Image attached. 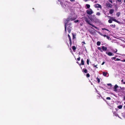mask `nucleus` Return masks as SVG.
I'll return each instance as SVG.
<instances>
[{"label": "nucleus", "mask_w": 125, "mask_h": 125, "mask_svg": "<svg viewBox=\"0 0 125 125\" xmlns=\"http://www.w3.org/2000/svg\"><path fill=\"white\" fill-rule=\"evenodd\" d=\"M106 53L109 56H111L113 55V53L110 52H109L108 53L106 52Z\"/></svg>", "instance_id": "0eeeda50"}, {"label": "nucleus", "mask_w": 125, "mask_h": 125, "mask_svg": "<svg viewBox=\"0 0 125 125\" xmlns=\"http://www.w3.org/2000/svg\"><path fill=\"white\" fill-rule=\"evenodd\" d=\"M85 2L86 1V0H84Z\"/></svg>", "instance_id": "5fc2aeb1"}, {"label": "nucleus", "mask_w": 125, "mask_h": 125, "mask_svg": "<svg viewBox=\"0 0 125 125\" xmlns=\"http://www.w3.org/2000/svg\"><path fill=\"white\" fill-rule=\"evenodd\" d=\"M124 2L125 3V0H124Z\"/></svg>", "instance_id": "6e6d98bb"}, {"label": "nucleus", "mask_w": 125, "mask_h": 125, "mask_svg": "<svg viewBox=\"0 0 125 125\" xmlns=\"http://www.w3.org/2000/svg\"><path fill=\"white\" fill-rule=\"evenodd\" d=\"M105 30H106L107 31H108V29H104Z\"/></svg>", "instance_id": "de8ad7c7"}, {"label": "nucleus", "mask_w": 125, "mask_h": 125, "mask_svg": "<svg viewBox=\"0 0 125 125\" xmlns=\"http://www.w3.org/2000/svg\"><path fill=\"white\" fill-rule=\"evenodd\" d=\"M86 76L87 77H89L90 76V75L89 73H87L86 74Z\"/></svg>", "instance_id": "5701e85b"}, {"label": "nucleus", "mask_w": 125, "mask_h": 125, "mask_svg": "<svg viewBox=\"0 0 125 125\" xmlns=\"http://www.w3.org/2000/svg\"><path fill=\"white\" fill-rule=\"evenodd\" d=\"M77 63H78L79 64V62H77Z\"/></svg>", "instance_id": "09e8293b"}, {"label": "nucleus", "mask_w": 125, "mask_h": 125, "mask_svg": "<svg viewBox=\"0 0 125 125\" xmlns=\"http://www.w3.org/2000/svg\"><path fill=\"white\" fill-rule=\"evenodd\" d=\"M86 21V22H87L88 23V22L87 21V20Z\"/></svg>", "instance_id": "4d7b16f0"}, {"label": "nucleus", "mask_w": 125, "mask_h": 125, "mask_svg": "<svg viewBox=\"0 0 125 125\" xmlns=\"http://www.w3.org/2000/svg\"><path fill=\"white\" fill-rule=\"evenodd\" d=\"M97 81L99 83L100 81V80L98 78H97Z\"/></svg>", "instance_id": "bb28decb"}, {"label": "nucleus", "mask_w": 125, "mask_h": 125, "mask_svg": "<svg viewBox=\"0 0 125 125\" xmlns=\"http://www.w3.org/2000/svg\"><path fill=\"white\" fill-rule=\"evenodd\" d=\"M76 19V18L72 16H69L66 19H65L64 20V22L65 23V32L66 31L67 26H68V25H67V24L70 22V21H72Z\"/></svg>", "instance_id": "f257e3e1"}, {"label": "nucleus", "mask_w": 125, "mask_h": 125, "mask_svg": "<svg viewBox=\"0 0 125 125\" xmlns=\"http://www.w3.org/2000/svg\"><path fill=\"white\" fill-rule=\"evenodd\" d=\"M60 4H61V5H62V4H63V3H62V2H60Z\"/></svg>", "instance_id": "58836bf2"}, {"label": "nucleus", "mask_w": 125, "mask_h": 125, "mask_svg": "<svg viewBox=\"0 0 125 125\" xmlns=\"http://www.w3.org/2000/svg\"><path fill=\"white\" fill-rule=\"evenodd\" d=\"M102 36H104V37H106L107 36L105 34V35H102Z\"/></svg>", "instance_id": "c9c22d12"}, {"label": "nucleus", "mask_w": 125, "mask_h": 125, "mask_svg": "<svg viewBox=\"0 0 125 125\" xmlns=\"http://www.w3.org/2000/svg\"><path fill=\"white\" fill-rule=\"evenodd\" d=\"M72 49L73 51L75 52V50L76 49V48L75 46H73L72 47Z\"/></svg>", "instance_id": "1a4fd4ad"}, {"label": "nucleus", "mask_w": 125, "mask_h": 125, "mask_svg": "<svg viewBox=\"0 0 125 125\" xmlns=\"http://www.w3.org/2000/svg\"><path fill=\"white\" fill-rule=\"evenodd\" d=\"M101 44V42H100L98 41L97 42V45H100Z\"/></svg>", "instance_id": "4468645a"}, {"label": "nucleus", "mask_w": 125, "mask_h": 125, "mask_svg": "<svg viewBox=\"0 0 125 125\" xmlns=\"http://www.w3.org/2000/svg\"><path fill=\"white\" fill-rule=\"evenodd\" d=\"M77 60L78 61H80V57H79L78 58H77Z\"/></svg>", "instance_id": "c85d7f7f"}, {"label": "nucleus", "mask_w": 125, "mask_h": 125, "mask_svg": "<svg viewBox=\"0 0 125 125\" xmlns=\"http://www.w3.org/2000/svg\"><path fill=\"white\" fill-rule=\"evenodd\" d=\"M82 71L84 73H86V69L85 68H83Z\"/></svg>", "instance_id": "f8f14e48"}, {"label": "nucleus", "mask_w": 125, "mask_h": 125, "mask_svg": "<svg viewBox=\"0 0 125 125\" xmlns=\"http://www.w3.org/2000/svg\"><path fill=\"white\" fill-rule=\"evenodd\" d=\"M89 60L88 59H87V63L88 65H89Z\"/></svg>", "instance_id": "a878e982"}, {"label": "nucleus", "mask_w": 125, "mask_h": 125, "mask_svg": "<svg viewBox=\"0 0 125 125\" xmlns=\"http://www.w3.org/2000/svg\"><path fill=\"white\" fill-rule=\"evenodd\" d=\"M102 49L104 51H105L106 50H107V48L106 47H105L104 46H102Z\"/></svg>", "instance_id": "9d476101"}, {"label": "nucleus", "mask_w": 125, "mask_h": 125, "mask_svg": "<svg viewBox=\"0 0 125 125\" xmlns=\"http://www.w3.org/2000/svg\"><path fill=\"white\" fill-rule=\"evenodd\" d=\"M94 16V17L95 16V15L94 16Z\"/></svg>", "instance_id": "e2e57ef3"}, {"label": "nucleus", "mask_w": 125, "mask_h": 125, "mask_svg": "<svg viewBox=\"0 0 125 125\" xmlns=\"http://www.w3.org/2000/svg\"><path fill=\"white\" fill-rule=\"evenodd\" d=\"M115 57H113L111 58V59L112 60H114L115 59Z\"/></svg>", "instance_id": "7c9ffc66"}, {"label": "nucleus", "mask_w": 125, "mask_h": 125, "mask_svg": "<svg viewBox=\"0 0 125 125\" xmlns=\"http://www.w3.org/2000/svg\"><path fill=\"white\" fill-rule=\"evenodd\" d=\"M81 63L79 64V65L80 66L81 65H84V62L83 59H82L81 60Z\"/></svg>", "instance_id": "423d86ee"}, {"label": "nucleus", "mask_w": 125, "mask_h": 125, "mask_svg": "<svg viewBox=\"0 0 125 125\" xmlns=\"http://www.w3.org/2000/svg\"><path fill=\"white\" fill-rule=\"evenodd\" d=\"M120 15V13H119V12H118V13H117V14H116V15L118 17Z\"/></svg>", "instance_id": "412c9836"}, {"label": "nucleus", "mask_w": 125, "mask_h": 125, "mask_svg": "<svg viewBox=\"0 0 125 125\" xmlns=\"http://www.w3.org/2000/svg\"><path fill=\"white\" fill-rule=\"evenodd\" d=\"M124 108L125 109V105L124 106Z\"/></svg>", "instance_id": "3c124183"}, {"label": "nucleus", "mask_w": 125, "mask_h": 125, "mask_svg": "<svg viewBox=\"0 0 125 125\" xmlns=\"http://www.w3.org/2000/svg\"><path fill=\"white\" fill-rule=\"evenodd\" d=\"M108 73L107 72H103V75L104 76H107Z\"/></svg>", "instance_id": "9b49d317"}, {"label": "nucleus", "mask_w": 125, "mask_h": 125, "mask_svg": "<svg viewBox=\"0 0 125 125\" xmlns=\"http://www.w3.org/2000/svg\"><path fill=\"white\" fill-rule=\"evenodd\" d=\"M98 49L99 50H101V47H98Z\"/></svg>", "instance_id": "e433bc0d"}, {"label": "nucleus", "mask_w": 125, "mask_h": 125, "mask_svg": "<svg viewBox=\"0 0 125 125\" xmlns=\"http://www.w3.org/2000/svg\"><path fill=\"white\" fill-rule=\"evenodd\" d=\"M124 104H125V102H124Z\"/></svg>", "instance_id": "bf43d9fd"}, {"label": "nucleus", "mask_w": 125, "mask_h": 125, "mask_svg": "<svg viewBox=\"0 0 125 125\" xmlns=\"http://www.w3.org/2000/svg\"><path fill=\"white\" fill-rule=\"evenodd\" d=\"M118 85H117L116 84L114 87V91H116V89L117 88H118Z\"/></svg>", "instance_id": "6e6552de"}, {"label": "nucleus", "mask_w": 125, "mask_h": 125, "mask_svg": "<svg viewBox=\"0 0 125 125\" xmlns=\"http://www.w3.org/2000/svg\"><path fill=\"white\" fill-rule=\"evenodd\" d=\"M124 84H125V82H123Z\"/></svg>", "instance_id": "864d4df0"}, {"label": "nucleus", "mask_w": 125, "mask_h": 125, "mask_svg": "<svg viewBox=\"0 0 125 125\" xmlns=\"http://www.w3.org/2000/svg\"><path fill=\"white\" fill-rule=\"evenodd\" d=\"M110 2H112V1H110Z\"/></svg>", "instance_id": "13d9d810"}, {"label": "nucleus", "mask_w": 125, "mask_h": 125, "mask_svg": "<svg viewBox=\"0 0 125 125\" xmlns=\"http://www.w3.org/2000/svg\"><path fill=\"white\" fill-rule=\"evenodd\" d=\"M106 99L108 100H110L111 99V98L110 97H107L106 98Z\"/></svg>", "instance_id": "c756f323"}, {"label": "nucleus", "mask_w": 125, "mask_h": 125, "mask_svg": "<svg viewBox=\"0 0 125 125\" xmlns=\"http://www.w3.org/2000/svg\"><path fill=\"white\" fill-rule=\"evenodd\" d=\"M69 24H68V23L67 24V25H68V26H69L67 28V30L69 33H70L71 32V29H72V28L70 26L71 25V23H69Z\"/></svg>", "instance_id": "f03ea898"}, {"label": "nucleus", "mask_w": 125, "mask_h": 125, "mask_svg": "<svg viewBox=\"0 0 125 125\" xmlns=\"http://www.w3.org/2000/svg\"><path fill=\"white\" fill-rule=\"evenodd\" d=\"M118 1H119V2H121V0H117Z\"/></svg>", "instance_id": "a18cd8bd"}, {"label": "nucleus", "mask_w": 125, "mask_h": 125, "mask_svg": "<svg viewBox=\"0 0 125 125\" xmlns=\"http://www.w3.org/2000/svg\"><path fill=\"white\" fill-rule=\"evenodd\" d=\"M106 37H107V38L108 39H109V38H110V37L109 36H106Z\"/></svg>", "instance_id": "473e14b6"}, {"label": "nucleus", "mask_w": 125, "mask_h": 125, "mask_svg": "<svg viewBox=\"0 0 125 125\" xmlns=\"http://www.w3.org/2000/svg\"><path fill=\"white\" fill-rule=\"evenodd\" d=\"M114 12V10L112 9L111 10L109 11V13L110 14Z\"/></svg>", "instance_id": "ddd939ff"}, {"label": "nucleus", "mask_w": 125, "mask_h": 125, "mask_svg": "<svg viewBox=\"0 0 125 125\" xmlns=\"http://www.w3.org/2000/svg\"><path fill=\"white\" fill-rule=\"evenodd\" d=\"M111 26H113L114 27H115V25H111Z\"/></svg>", "instance_id": "f704fd0d"}, {"label": "nucleus", "mask_w": 125, "mask_h": 125, "mask_svg": "<svg viewBox=\"0 0 125 125\" xmlns=\"http://www.w3.org/2000/svg\"><path fill=\"white\" fill-rule=\"evenodd\" d=\"M108 6L110 7H112V5L111 4H109V5Z\"/></svg>", "instance_id": "72a5a7b5"}, {"label": "nucleus", "mask_w": 125, "mask_h": 125, "mask_svg": "<svg viewBox=\"0 0 125 125\" xmlns=\"http://www.w3.org/2000/svg\"><path fill=\"white\" fill-rule=\"evenodd\" d=\"M117 50H116V51L115 52H117Z\"/></svg>", "instance_id": "603ef678"}, {"label": "nucleus", "mask_w": 125, "mask_h": 125, "mask_svg": "<svg viewBox=\"0 0 125 125\" xmlns=\"http://www.w3.org/2000/svg\"><path fill=\"white\" fill-rule=\"evenodd\" d=\"M108 17H110L112 21L116 22L119 23H120V22L118 21H117L115 19V18L113 17H111L110 16H109Z\"/></svg>", "instance_id": "20e7f679"}, {"label": "nucleus", "mask_w": 125, "mask_h": 125, "mask_svg": "<svg viewBox=\"0 0 125 125\" xmlns=\"http://www.w3.org/2000/svg\"><path fill=\"white\" fill-rule=\"evenodd\" d=\"M82 45L83 46L84 44H85V43L84 42H82Z\"/></svg>", "instance_id": "4be33fe9"}, {"label": "nucleus", "mask_w": 125, "mask_h": 125, "mask_svg": "<svg viewBox=\"0 0 125 125\" xmlns=\"http://www.w3.org/2000/svg\"><path fill=\"white\" fill-rule=\"evenodd\" d=\"M107 85H110L111 86V84L110 83H108L107 84Z\"/></svg>", "instance_id": "ea45409f"}, {"label": "nucleus", "mask_w": 125, "mask_h": 125, "mask_svg": "<svg viewBox=\"0 0 125 125\" xmlns=\"http://www.w3.org/2000/svg\"><path fill=\"white\" fill-rule=\"evenodd\" d=\"M81 69H82V67H81Z\"/></svg>", "instance_id": "052dcab7"}, {"label": "nucleus", "mask_w": 125, "mask_h": 125, "mask_svg": "<svg viewBox=\"0 0 125 125\" xmlns=\"http://www.w3.org/2000/svg\"><path fill=\"white\" fill-rule=\"evenodd\" d=\"M73 35V39H74L75 38V35H74V34L73 33H72Z\"/></svg>", "instance_id": "2eb2a0df"}, {"label": "nucleus", "mask_w": 125, "mask_h": 125, "mask_svg": "<svg viewBox=\"0 0 125 125\" xmlns=\"http://www.w3.org/2000/svg\"><path fill=\"white\" fill-rule=\"evenodd\" d=\"M79 22V20H76L75 21H74V22L75 23H77V22Z\"/></svg>", "instance_id": "cd10ccee"}, {"label": "nucleus", "mask_w": 125, "mask_h": 125, "mask_svg": "<svg viewBox=\"0 0 125 125\" xmlns=\"http://www.w3.org/2000/svg\"><path fill=\"white\" fill-rule=\"evenodd\" d=\"M122 106L121 105H120L118 106V107L119 109L122 108Z\"/></svg>", "instance_id": "f3484780"}, {"label": "nucleus", "mask_w": 125, "mask_h": 125, "mask_svg": "<svg viewBox=\"0 0 125 125\" xmlns=\"http://www.w3.org/2000/svg\"><path fill=\"white\" fill-rule=\"evenodd\" d=\"M70 1L71 2H74L75 1V0H70Z\"/></svg>", "instance_id": "4c0bfd02"}, {"label": "nucleus", "mask_w": 125, "mask_h": 125, "mask_svg": "<svg viewBox=\"0 0 125 125\" xmlns=\"http://www.w3.org/2000/svg\"><path fill=\"white\" fill-rule=\"evenodd\" d=\"M108 22L110 23H111L112 22V21L111 19H110L108 20Z\"/></svg>", "instance_id": "a211bd4d"}, {"label": "nucleus", "mask_w": 125, "mask_h": 125, "mask_svg": "<svg viewBox=\"0 0 125 125\" xmlns=\"http://www.w3.org/2000/svg\"><path fill=\"white\" fill-rule=\"evenodd\" d=\"M68 37L69 38V41H70L72 40L71 37H70V36L68 34Z\"/></svg>", "instance_id": "dca6fc26"}, {"label": "nucleus", "mask_w": 125, "mask_h": 125, "mask_svg": "<svg viewBox=\"0 0 125 125\" xmlns=\"http://www.w3.org/2000/svg\"><path fill=\"white\" fill-rule=\"evenodd\" d=\"M94 67H96V68H97V67H96V65H94Z\"/></svg>", "instance_id": "c03bdc74"}, {"label": "nucleus", "mask_w": 125, "mask_h": 125, "mask_svg": "<svg viewBox=\"0 0 125 125\" xmlns=\"http://www.w3.org/2000/svg\"><path fill=\"white\" fill-rule=\"evenodd\" d=\"M90 7V6L89 5L86 4V7L88 8H89Z\"/></svg>", "instance_id": "6ab92c4d"}, {"label": "nucleus", "mask_w": 125, "mask_h": 125, "mask_svg": "<svg viewBox=\"0 0 125 125\" xmlns=\"http://www.w3.org/2000/svg\"><path fill=\"white\" fill-rule=\"evenodd\" d=\"M70 46H71L72 45V40L70 41Z\"/></svg>", "instance_id": "393cba45"}, {"label": "nucleus", "mask_w": 125, "mask_h": 125, "mask_svg": "<svg viewBox=\"0 0 125 125\" xmlns=\"http://www.w3.org/2000/svg\"><path fill=\"white\" fill-rule=\"evenodd\" d=\"M105 63V62H103L102 63V65H103L104 64V63Z\"/></svg>", "instance_id": "37998d69"}, {"label": "nucleus", "mask_w": 125, "mask_h": 125, "mask_svg": "<svg viewBox=\"0 0 125 125\" xmlns=\"http://www.w3.org/2000/svg\"><path fill=\"white\" fill-rule=\"evenodd\" d=\"M59 1H60V0H58Z\"/></svg>", "instance_id": "680f3d73"}, {"label": "nucleus", "mask_w": 125, "mask_h": 125, "mask_svg": "<svg viewBox=\"0 0 125 125\" xmlns=\"http://www.w3.org/2000/svg\"><path fill=\"white\" fill-rule=\"evenodd\" d=\"M100 34V35H101L102 36V35H103V34Z\"/></svg>", "instance_id": "8fccbe9b"}, {"label": "nucleus", "mask_w": 125, "mask_h": 125, "mask_svg": "<svg viewBox=\"0 0 125 125\" xmlns=\"http://www.w3.org/2000/svg\"><path fill=\"white\" fill-rule=\"evenodd\" d=\"M123 80H123H123H121V81H122V82H123Z\"/></svg>", "instance_id": "49530a36"}, {"label": "nucleus", "mask_w": 125, "mask_h": 125, "mask_svg": "<svg viewBox=\"0 0 125 125\" xmlns=\"http://www.w3.org/2000/svg\"><path fill=\"white\" fill-rule=\"evenodd\" d=\"M121 61H122L123 62H125V60H121Z\"/></svg>", "instance_id": "a19ab883"}, {"label": "nucleus", "mask_w": 125, "mask_h": 125, "mask_svg": "<svg viewBox=\"0 0 125 125\" xmlns=\"http://www.w3.org/2000/svg\"><path fill=\"white\" fill-rule=\"evenodd\" d=\"M94 6L96 8H101L102 6L100 5L99 4H96L94 5Z\"/></svg>", "instance_id": "39448f33"}, {"label": "nucleus", "mask_w": 125, "mask_h": 125, "mask_svg": "<svg viewBox=\"0 0 125 125\" xmlns=\"http://www.w3.org/2000/svg\"><path fill=\"white\" fill-rule=\"evenodd\" d=\"M100 14V13L99 12H97L96 13V15L99 16Z\"/></svg>", "instance_id": "aec40b11"}, {"label": "nucleus", "mask_w": 125, "mask_h": 125, "mask_svg": "<svg viewBox=\"0 0 125 125\" xmlns=\"http://www.w3.org/2000/svg\"><path fill=\"white\" fill-rule=\"evenodd\" d=\"M90 19L91 20H93V18L92 17H89Z\"/></svg>", "instance_id": "b1692460"}, {"label": "nucleus", "mask_w": 125, "mask_h": 125, "mask_svg": "<svg viewBox=\"0 0 125 125\" xmlns=\"http://www.w3.org/2000/svg\"><path fill=\"white\" fill-rule=\"evenodd\" d=\"M86 12L89 15H91L94 13L93 10L91 9H89L87 10Z\"/></svg>", "instance_id": "7ed1b4c3"}, {"label": "nucleus", "mask_w": 125, "mask_h": 125, "mask_svg": "<svg viewBox=\"0 0 125 125\" xmlns=\"http://www.w3.org/2000/svg\"><path fill=\"white\" fill-rule=\"evenodd\" d=\"M120 60L118 58H117L116 59V61H120Z\"/></svg>", "instance_id": "2f4dec72"}, {"label": "nucleus", "mask_w": 125, "mask_h": 125, "mask_svg": "<svg viewBox=\"0 0 125 125\" xmlns=\"http://www.w3.org/2000/svg\"><path fill=\"white\" fill-rule=\"evenodd\" d=\"M90 24V25H91L92 26H93V27H95V28H96V27H94V26L93 25H92V24Z\"/></svg>", "instance_id": "79ce46f5"}]
</instances>
